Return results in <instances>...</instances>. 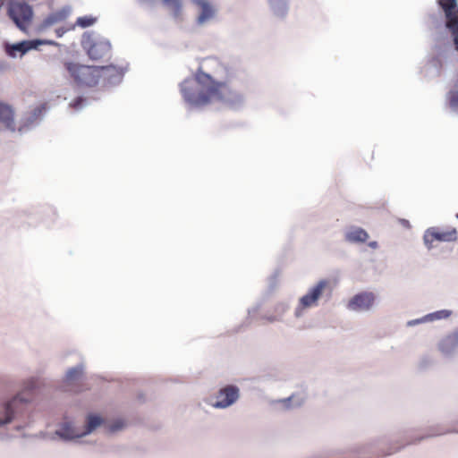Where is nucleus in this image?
Masks as SVG:
<instances>
[{"label": "nucleus", "mask_w": 458, "mask_h": 458, "mask_svg": "<svg viewBox=\"0 0 458 458\" xmlns=\"http://www.w3.org/2000/svg\"><path fill=\"white\" fill-rule=\"evenodd\" d=\"M457 218H458V214L456 215Z\"/></svg>", "instance_id": "obj_32"}, {"label": "nucleus", "mask_w": 458, "mask_h": 458, "mask_svg": "<svg viewBox=\"0 0 458 458\" xmlns=\"http://www.w3.org/2000/svg\"><path fill=\"white\" fill-rule=\"evenodd\" d=\"M369 245L370 247H372V248H377V243L376 242H369Z\"/></svg>", "instance_id": "obj_29"}, {"label": "nucleus", "mask_w": 458, "mask_h": 458, "mask_svg": "<svg viewBox=\"0 0 458 458\" xmlns=\"http://www.w3.org/2000/svg\"><path fill=\"white\" fill-rule=\"evenodd\" d=\"M181 92L187 103L196 106L212 103L229 104L239 98L238 94L225 82L216 81L204 72L184 80L181 84Z\"/></svg>", "instance_id": "obj_1"}, {"label": "nucleus", "mask_w": 458, "mask_h": 458, "mask_svg": "<svg viewBox=\"0 0 458 458\" xmlns=\"http://www.w3.org/2000/svg\"><path fill=\"white\" fill-rule=\"evenodd\" d=\"M97 22V18L91 15H86L77 18L75 23L70 27V29H74L76 26L81 28H88L94 25Z\"/></svg>", "instance_id": "obj_20"}, {"label": "nucleus", "mask_w": 458, "mask_h": 458, "mask_svg": "<svg viewBox=\"0 0 458 458\" xmlns=\"http://www.w3.org/2000/svg\"><path fill=\"white\" fill-rule=\"evenodd\" d=\"M98 72L100 73V83H115L119 81L123 75V68L110 64V65H104V66H98Z\"/></svg>", "instance_id": "obj_11"}, {"label": "nucleus", "mask_w": 458, "mask_h": 458, "mask_svg": "<svg viewBox=\"0 0 458 458\" xmlns=\"http://www.w3.org/2000/svg\"><path fill=\"white\" fill-rule=\"evenodd\" d=\"M163 3L172 10L175 17L181 15L182 4L180 0H163Z\"/></svg>", "instance_id": "obj_22"}, {"label": "nucleus", "mask_w": 458, "mask_h": 458, "mask_svg": "<svg viewBox=\"0 0 458 458\" xmlns=\"http://www.w3.org/2000/svg\"><path fill=\"white\" fill-rule=\"evenodd\" d=\"M102 422H103V420L99 416L94 415V414H89L87 418V424H86L85 429L83 431H81L82 436L92 432L98 426H100L102 424Z\"/></svg>", "instance_id": "obj_19"}, {"label": "nucleus", "mask_w": 458, "mask_h": 458, "mask_svg": "<svg viewBox=\"0 0 458 458\" xmlns=\"http://www.w3.org/2000/svg\"><path fill=\"white\" fill-rule=\"evenodd\" d=\"M8 13L10 18L14 21L20 30L23 31L28 30L33 17V11L30 4L24 2L12 3L10 4Z\"/></svg>", "instance_id": "obj_4"}, {"label": "nucleus", "mask_w": 458, "mask_h": 458, "mask_svg": "<svg viewBox=\"0 0 458 458\" xmlns=\"http://www.w3.org/2000/svg\"><path fill=\"white\" fill-rule=\"evenodd\" d=\"M122 428H123V423L122 422H117L115 425H114L112 427V431L118 430V429H120Z\"/></svg>", "instance_id": "obj_27"}, {"label": "nucleus", "mask_w": 458, "mask_h": 458, "mask_svg": "<svg viewBox=\"0 0 458 458\" xmlns=\"http://www.w3.org/2000/svg\"><path fill=\"white\" fill-rule=\"evenodd\" d=\"M58 434L66 439H72L82 437L81 431L77 429L72 423H64Z\"/></svg>", "instance_id": "obj_18"}, {"label": "nucleus", "mask_w": 458, "mask_h": 458, "mask_svg": "<svg viewBox=\"0 0 458 458\" xmlns=\"http://www.w3.org/2000/svg\"><path fill=\"white\" fill-rule=\"evenodd\" d=\"M328 282L327 280L319 281L315 286L300 299V307L301 309L316 306L318 299L322 295L325 289L327 287Z\"/></svg>", "instance_id": "obj_9"}, {"label": "nucleus", "mask_w": 458, "mask_h": 458, "mask_svg": "<svg viewBox=\"0 0 458 458\" xmlns=\"http://www.w3.org/2000/svg\"><path fill=\"white\" fill-rule=\"evenodd\" d=\"M71 29H64V28H58L55 30L56 36L58 38L62 37L66 31L70 30Z\"/></svg>", "instance_id": "obj_26"}, {"label": "nucleus", "mask_w": 458, "mask_h": 458, "mask_svg": "<svg viewBox=\"0 0 458 458\" xmlns=\"http://www.w3.org/2000/svg\"><path fill=\"white\" fill-rule=\"evenodd\" d=\"M28 401H29V399L24 398L22 396V394H19L12 401H10L4 406V417L0 418V425L9 423L12 420L13 416V407L16 405L17 402H28Z\"/></svg>", "instance_id": "obj_14"}, {"label": "nucleus", "mask_w": 458, "mask_h": 458, "mask_svg": "<svg viewBox=\"0 0 458 458\" xmlns=\"http://www.w3.org/2000/svg\"><path fill=\"white\" fill-rule=\"evenodd\" d=\"M192 2L200 8V13L197 18V22L199 24H203L214 17L215 9L208 1L193 0Z\"/></svg>", "instance_id": "obj_12"}, {"label": "nucleus", "mask_w": 458, "mask_h": 458, "mask_svg": "<svg viewBox=\"0 0 458 458\" xmlns=\"http://www.w3.org/2000/svg\"><path fill=\"white\" fill-rule=\"evenodd\" d=\"M458 346V332L446 335L439 344V349L444 353H450Z\"/></svg>", "instance_id": "obj_16"}, {"label": "nucleus", "mask_w": 458, "mask_h": 458, "mask_svg": "<svg viewBox=\"0 0 458 458\" xmlns=\"http://www.w3.org/2000/svg\"><path fill=\"white\" fill-rule=\"evenodd\" d=\"M89 57L93 61L109 60L112 55L111 44L106 39H98L92 42L87 50Z\"/></svg>", "instance_id": "obj_6"}, {"label": "nucleus", "mask_w": 458, "mask_h": 458, "mask_svg": "<svg viewBox=\"0 0 458 458\" xmlns=\"http://www.w3.org/2000/svg\"><path fill=\"white\" fill-rule=\"evenodd\" d=\"M64 66L70 77L80 86L96 87L100 83L98 66L84 65L70 61L64 62Z\"/></svg>", "instance_id": "obj_2"}, {"label": "nucleus", "mask_w": 458, "mask_h": 458, "mask_svg": "<svg viewBox=\"0 0 458 458\" xmlns=\"http://www.w3.org/2000/svg\"><path fill=\"white\" fill-rule=\"evenodd\" d=\"M413 443H415V441H410V442H408L406 445L413 444Z\"/></svg>", "instance_id": "obj_31"}, {"label": "nucleus", "mask_w": 458, "mask_h": 458, "mask_svg": "<svg viewBox=\"0 0 458 458\" xmlns=\"http://www.w3.org/2000/svg\"><path fill=\"white\" fill-rule=\"evenodd\" d=\"M405 445H398V446H395V447H389V450L387 452H385L384 454H380V455H377V457H382V456H386V455H390L394 453H396L397 451H399L402 447H403Z\"/></svg>", "instance_id": "obj_25"}, {"label": "nucleus", "mask_w": 458, "mask_h": 458, "mask_svg": "<svg viewBox=\"0 0 458 458\" xmlns=\"http://www.w3.org/2000/svg\"><path fill=\"white\" fill-rule=\"evenodd\" d=\"M42 44L52 45L54 44V42L50 40H24L17 44L7 45L6 52L9 55L15 57L17 55V53L24 55L29 50L37 48L38 46Z\"/></svg>", "instance_id": "obj_10"}, {"label": "nucleus", "mask_w": 458, "mask_h": 458, "mask_svg": "<svg viewBox=\"0 0 458 458\" xmlns=\"http://www.w3.org/2000/svg\"><path fill=\"white\" fill-rule=\"evenodd\" d=\"M375 302V294L370 292H362L355 294L348 302L347 308L354 311L369 310Z\"/></svg>", "instance_id": "obj_8"}, {"label": "nucleus", "mask_w": 458, "mask_h": 458, "mask_svg": "<svg viewBox=\"0 0 458 458\" xmlns=\"http://www.w3.org/2000/svg\"><path fill=\"white\" fill-rule=\"evenodd\" d=\"M82 375V368L76 367L69 369L66 373V380L72 382L79 379Z\"/></svg>", "instance_id": "obj_23"}, {"label": "nucleus", "mask_w": 458, "mask_h": 458, "mask_svg": "<svg viewBox=\"0 0 458 458\" xmlns=\"http://www.w3.org/2000/svg\"><path fill=\"white\" fill-rule=\"evenodd\" d=\"M425 437H421L418 438V441H420V440L424 439Z\"/></svg>", "instance_id": "obj_30"}, {"label": "nucleus", "mask_w": 458, "mask_h": 458, "mask_svg": "<svg viewBox=\"0 0 458 458\" xmlns=\"http://www.w3.org/2000/svg\"><path fill=\"white\" fill-rule=\"evenodd\" d=\"M35 387H36V386H35V382L34 381H31V382L29 383L28 388L32 390Z\"/></svg>", "instance_id": "obj_28"}, {"label": "nucleus", "mask_w": 458, "mask_h": 458, "mask_svg": "<svg viewBox=\"0 0 458 458\" xmlns=\"http://www.w3.org/2000/svg\"><path fill=\"white\" fill-rule=\"evenodd\" d=\"M239 397V388L235 386H226L220 389L212 405L216 408H226L232 405Z\"/></svg>", "instance_id": "obj_7"}, {"label": "nucleus", "mask_w": 458, "mask_h": 458, "mask_svg": "<svg viewBox=\"0 0 458 458\" xmlns=\"http://www.w3.org/2000/svg\"><path fill=\"white\" fill-rule=\"evenodd\" d=\"M450 107L458 110V75L454 83V89L448 93Z\"/></svg>", "instance_id": "obj_21"}, {"label": "nucleus", "mask_w": 458, "mask_h": 458, "mask_svg": "<svg viewBox=\"0 0 458 458\" xmlns=\"http://www.w3.org/2000/svg\"><path fill=\"white\" fill-rule=\"evenodd\" d=\"M450 315V312L447 310H440L432 314H429L428 317L430 319H440L444 318H447Z\"/></svg>", "instance_id": "obj_24"}, {"label": "nucleus", "mask_w": 458, "mask_h": 458, "mask_svg": "<svg viewBox=\"0 0 458 458\" xmlns=\"http://www.w3.org/2000/svg\"><path fill=\"white\" fill-rule=\"evenodd\" d=\"M369 239L368 233L360 227H352L345 233V240L349 242H365Z\"/></svg>", "instance_id": "obj_15"}, {"label": "nucleus", "mask_w": 458, "mask_h": 458, "mask_svg": "<svg viewBox=\"0 0 458 458\" xmlns=\"http://www.w3.org/2000/svg\"><path fill=\"white\" fill-rule=\"evenodd\" d=\"M445 17V28L450 32L454 46L458 51V0H437Z\"/></svg>", "instance_id": "obj_3"}, {"label": "nucleus", "mask_w": 458, "mask_h": 458, "mask_svg": "<svg viewBox=\"0 0 458 458\" xmlns=\"http://www.w3.org/2000/svg\"><path fill=\"white\" fill-rule=\"evenodd\" d=\"M0 124L12 131L15 130L14 112L9 105L3 102H0Z\"/></svg>", "instance_id": "obj_13"}, {"label": "nucleus", "mask_w": 458, "mask_h": 458, "mask_svg": "<svg viewBox=\"0 0 458 458\" xmlns=\"http://www.w3.org/2000/svg\"><path fill=\"white\" fill-rule=\"evenodd\" d=\"M69 15V12L65 9L58 10L50 13L42 22L43 28H48L52 25L64 21Z\"/></svg>", "instance_id": "obj_17"}, {"label": "nucleus", "mask_w": 458, "mask_h": 458, "mask_svg": "<svg viewBox=\"0 0 458 458\" xmlns=\"http://www.w3.org/2000/svg\"><path fill=\"white\" fill-rule=\"evenodd\" d=\"M457 238L458 233L454 227H430L425 232L423 236L424 243L428 249H432L435 242H455Z\"/></svg>", "instance_id": "obj_5"}]
</instances>
